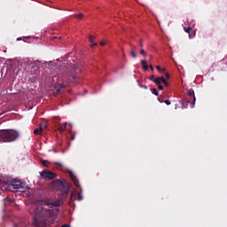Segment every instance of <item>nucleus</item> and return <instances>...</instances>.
Returning <instances> with one entry per match:
<instances>
[{"instance_id":"obj_1","label":"nucleus","mask_w":227,"mask_h":227,"mask_svg":"<svg viewBox=\"0 0 227 227\" xmlns=\"http://www.w3.org/2000/svg\"><path fill=\"white\" fill-rule=\"evenodd\" d=\"M63 205V200H56L51 203L46 204V206L50 207H43V206H38L36 204H32L29 208V214L33 216V225L34 227H46L51 226V224H54V221H56V215L58 212H59V207Z\"/></svg>"},{"instance_id":"obj_2","label":"nucleus","mask_w":227,"mask_h":227,"mask_svg":"<svg viewBox=\"0 0 227 227\" xmlns=\"http://www.w3.org/2000/svg\"><path fill=\"white\" fill-rule=\"evenodd\" d=\"M19 137V132L13 129L0 130V143H13Z\"/></svg>"},{"instance_id":"obj_3","label":"nucleus","mask_w":227,"mask_h":227,"mask_svg":"<svg viewBox=\"0 0 227 227\" xmlns=\"http://www.w3.org/2000/svg\"><path fill=\"white\" fill-rule=\"evenodd\" d=\"M81 72V68L77 65H73L69 67V72L64 75V82H77V74Z\"/></svg>"},{"instance_id":"obj_4","label":"nucleus","mask_w":227,"mask_h":227,"mask_svg":"<svg viewBox=\"0 0 227 227\" xmlns=\"http://www.w3.org/2000/svg\"><path fill=\"white\" fill-rule=\"evenodd\" d=\"M53 187H57L61 192L63 193V196L68 195L69 191V185L67 183L63 182L61 180H56L53 182Z\"/></svg>"},{"instance_id":"obj_5","label":"nucleus","mask_w":227,"mask_h":227,"mask_svg":"<svg viewBox=\"0 0 227 227\" xmlns=\"http://www.w3.org/2000/svg\"><path fill=\"white\" fill-rule=\"evenodd\" d=\"M188 97L186 99L183 100V102H188V103H191L192 105L196 104V96L194 95V90L192 89H190L188 90Z\"/></svg>"},{"instance_id":"obj_6","label":"nucleus","mask_w":227,"mask_h":227,"mask_svg":"<svg viewBox=\"0 0 227 227\" xmlns=\"http://www.w3.org/2000/svg\"><path fill=\"white\" fill-rule=\"evenodd\" d=\"M41 176H43V178H45V180H52L53 178H56V174L52 171L43 170L41 172Z\"/></svg>"},{"instance_id":"obj_7","label":"nucleus","mask_w":227,"mask_h":227,"mask_svg":"<svg viewBox=\"0 0 227 227\" xmlns=\"http://www.w3.org/2000/svg\"><path fill=\"white\" fill-rule=\"evenodd\" d=\"M7 184L12 187V189H22V181L20 180L14 179L7 182Z\"/></svg>"},{"instance_id":"obj_8","label":"nucleus","mask_w":227,"mask_h":227,"mask_svg":"<svg viewBox=\"0 0 227 227\" xmlns=\"http://www.w3.org/2000/svg\"><path fill=\"white\" fill-rule=\"evenodd\" d=\"M69 176L71 180H73L75 187H79V179H77V176H75V175L73 172L69 173Z\"/></svg>"},{"instance_id":"obj_9","label":"nucleus","mask_w":227,"mask_h":227,"mask_svg":"<svg viewBox=\"0 0 227 227\" xmlns=\"http://www.w3.org/2000/svg\"><path fill=\"white\" fill-rule=\"evenodd\" d=\"M46 128H47V125H42V124H40V129H35V130H34V134H35V136H38V135L42 134V130H43V129H46Z\"/></svg>"},{"instance_id":"obj_10","label":"nucleus","mask_w":227,"mask_h":227,"mask_svg":"<svg viewBox=\"0 0 227 227\" xmlns=\"http://www.w3.org/2000/svg\"><path fill=\"white\" fill-rule=\"evenodd\" d=\"M14 227H31V224L26 221H21L20 223L15 224Z\"/></svg>"},{"instance_id":"obj_11","label":"nucleus","mask_w":227,"mask_h":227,"mask_svg":"<svg viewBox=\"0 0 227 227\" xmlns=\"http://www.w3.org/2000/svg\"><path fill=\"white\" fill-rule=\"evenodd\" d=\"M63 88H65V83L56 85L55 91H57V93H61V90H63Z\"/></svg>"},{"instance_id":"obj_12","label":"nucleus","mask_w":227,"mask_h":227,"mask_svg":"<svg viewBox=\"0 0 227 227\" xmlns=\"http://www.w3.org/2000/svg\"><path fill=\"white\" fill-rule=\"evenodd\" d=\"M150 81L154 82V84H159V81H160V77L155 78V75H151L150 76Z\"/></svg>"},{"instance_id":"obj_13","label":"nucleus","mask_w":227,"mask_h":227,"mask_svg":"<svg viewBox=\"0 0 227 227\" xmlns=\"http://www.w3.org/2000/svg\"><path fill=\"white\" fill-rule=\"evenodd\" d=\"M73 17H74V19H78L79 20H82V19H84V14L80 12L79 14H74Z\"/></svg>"},{"instance_id":"obj_14","label":"nucleus","mask_w":227,"mask_h":227,"mask_svg":"<svg viewBox=\"0 0 227 227\" xmlns=\"http://www.w3.org/2000/svg\"><path fill=\"white\" fill-rule=\"evenodd\" d=\"M141 65H142L144 70H148V62H146V60H142Z\"/></svg>"},{"instance_id":"obj_15","label":"nucleus","mask_w":227,"mask_h":227,"mask_svg":"<svg viewBox=\"0 0 227 227\" xmlns=\"http://www.w3.org/2000/svg\"><path fill=\"white\" fill-rule=\"evenodd\" d=\"M66 129H67V122L64 123L63 125H60L58 129L59 130V132H65Z\"/></svg>"},{"instance_id":"obj_16","label":"nucleus","mask_w":227,"mask_h":227,"mask_svg":"<svg viewBox=\"0 0 227 227\" xmlns=\"http://www.w3.org/2000/svg\"><path fill=\"white\" fill-rule=\"evenodd\" d=\"M160 82H161L164 86H169V83H168V81H166V79L163 78V76L160 77Z\"/></svg>"},{"instance_id":"obj_17","label":"nucleus","mask_w":227,"mask_h":227,"mask_svg":"<svg viewBox=\"0 0 227 227\" xmlns=\"http://www.w3.org/2000/svg\"><path fill=\"white\" fill-rule=\"evenodd\" d=\"M184 31L185 33H192V28H191L190 27H184Z\"/></svg>"},{"instance_id":"obj_18","label":"nucleus","mask_w":227,"mask_h":227,"mask_svg":"<svg viewBox=\"0 0 227 227\" xmlns=\"http://www.w3.org/2000/svg\"><path fill=\"white\" fill-rule=\"evenodd\" d=\"M158 86L159 90H164V87L161 85L162 82H160V80H159V83H155Z\"/></svg>"},{"instance_id":"obj_19","label":"nucleus","mask_w":227,"mask_h":227,"mask_svg":"<svg viewBox=\"0 0 227 227\" xmlns=\"http://www.w3.org/2000/svg\"><path fill=\"white\" fill-rule=\"evenodd\" d=\"M95 40V36H93V35H89V42L90 43H93V41Z\"/></svg>"},{"instance_id":"obj_20","label":"nucleus","mask_w":227,"mask_h":227,"mask_svg":"<svg viewBox=\"0 0 227 227\" xmlns=\"http://www.w3.org/2000/svg\"><path fill=\"white\" fill-rule=\"evenodd\" d=\"M152 92H153V95H155L156 97H159V91H157V89H153Z\"/></svg>"},{"instance_id":"obj_21","label":"nucleus","mask_w":227,"mask_h":227,"mask_svg":"<svg viewBox=\"0 0 227 227\" xmlns=\"http://www.w3.org/2000/svg\"><path fill=\"white\" fill-rule=\"evenodd\" d=\"M130 54L132 58H137V54L136 53V51H134V50L131 51Z\"/></svg>"},{"instance_id":"obj_22","label":"nucleus","mask_w":227,"mask_h":227,"mask_svg":"<svg viewBox=\"0 0 227 227\" xmlns=\"http://www.w3.org/2000/svg\"><path fill=\"white\" fill-rule=\"evenodd\" d=\"M156 68L159 72H166V69H162L159 66H156Z\"/></svg>"},{"instance_id":"obj_23","label":"nucleus","mask_w":227,"mask_h":227,"mask_svg":"<svg viewBox=\"0 0 227 227\" xmlns=\"http://www.w3.org/2000/svg\"><path fill=\"white\" fill-rule=\"evenodd\" d=\"M140 54H142V56H146V51H145V50H140Z\"/></svg>"},{"instance_id":"obj_24","label":"nucleus","mask_w":227,"mask_h":227,"mask_svg":"<svg viewBox=\"0 0 227 227\" xmlns=\"http://www.w3.org/2000/svg\"><path fill=\"white\" fill-rule=\"evenodd\" d=\"M82 195L81 193H78V201H82Z\"/></svg>"},{"instance_id":"obj_25","label":"nucleus","mask_w":227,"mask_h":227,"mask_svg":"<svg viewBox=\"0 0 227 227\" xmlns=\"http://www.w3.org/2000/svg\"><path fill=\"white\" fill-rule=\"evenodd\" d=\"M165 102V104L167 105V106H171V101H169V100H165L164 101Z\"/></svg>"},{"instance_id":"obj_26","label":"nucleus","mask_w":227,"mask_h":227,"mask_svg":"<svg viewBox=\"0 0 227 227\" xmlns=\"http://www.w3.org/2000/svg\"><path fill=\"white\" fill-rule=\"evenodd\" d=\"M188 35H189V38H192L194 36V34H192V32L188 33Z\"/></svg>"},{"instance_id":"obj_27","label":"nucleus","mask_w":227,"mask_h":227,"mask_svg":"<svg viewBox=\"0 0 227 227\" xmlns=\"http://www.w3.org/2000/svg\"><path fill=\"white\" fill-rule=\"evenodd\" d=\"M90 47L91 49H93V47H97V43H91Z\"/></svg>"},{"instance_id":"obj_28","label":"nucleus","mask_w":227,"mask_h":227,"mask_svg":"<svg viewBox=\"0 0 227 227\" xmlns=\"http://www.w3.org/2000/svg\"><path fill=\"white\" fill-rule=\"evenodd\" d=\"M47 162H48L47 160H43L42 161L43 166H47Z\"/></svg>"},{"instance_id":"obj_29","label":"nucleus","mask_w":227,"mask_h":227,"mask_svg":"<svg viewBox=\"0 0 227 227\" xmlns=\"http://www.w3.org/2000/svg\"><path fill=\"white\" fill-rule=\"evenodd\" d=\"M55 165H56V166H59L60 168L63 167V165H62L61 163H59V162H55Z\"/></svg>"},{"instance_id":"obj_30","label":"nucleus","mask_w":227,"mask_h":227,"mask_svg":"<svg viewBox=\"0 0 227 227\" xmlns=\"http://www.w3.org/2000/svg\"><path fill=\"white\" fill-rule=\"evenodd\" d=\"M75 139V135H71V141H74Z\"/></svg>"},{"instance_id":"obj_31","label":"nucleus","mask_w":227,"mask_h":227,"mask_svg":"<svg viewBox=\"0 0 227 227\" xmlns=\"http://www.w3.org/2000/svg\"><path fill=\"white\" fill-rule=\"evenodd\" d=\"M99 43H100V45H102L103 47H104V45H106V42H104V41H101Z\"/></svg>"},{"instance_id":"obj_32","label":"nucleus","mask_w":227,"mask_h":227,"mask_svg":"<svg viewBox=\"0 0 227 227\" xmlns=\"http://www.w3.org/2000/svg\"><path fill=\"white\" fill-rule=\"evenodd\" d=\"M74 200V193L71 194V197H70V202H72Z\"/></svg>"},{"instance_id":"obj_33","label":"nucleus","mask_w":227,"mask_h":227,"mask_svg":"<svg viewBox=\"0 0 227 227\" xmlns=\"http://www.w3.org/2000/svg\"><path fill=\"white\" fill-rule=\"evenodd\" d=\"M139 45H140V47H143V40L139 41Z\"/></svg>"},{"instance_id":"obj_34","label":"nucleus","mask_w":227,"mask_h":227,"mask_svg":"<svg viewBox=\"0 0 227 227\" xmlns=\"http://www.w3.org/2000/svg\"><path fill=\"white\" fill-rule=\"evenodd\" d=\"M149 68L152 70V72H153V70H154V69H153V66L150 65V66H149Z\"/></svg>"},{"instance_id":"obj_35","label":"nucleus","mask_w":227,"mask_h":227,"mask_svg":"<svg viewBox=\"0 0 227 227\" xmlns=\"http://www.w3.org/2000/svg\"><path fill=\"white\" fill-rule=\"evenodd\" d=\"M166 77H167V79H169V74L168 73H166Z\"/></svg>"},{"instance_id":"obj_36","label":"nucleus","mask_w":227,"mask_h":227,"mask_svg":"<svg viewBox=\"0 0 227 227\" xmlns=\"http://www.w3.org/2000/svg\"><path fill=\"white\" fill-rule=\"evenodd\" d=\"M61 227H70V225H68V224H64V225H62Z\"/></svg>"},{"instance_id":"obj_37","label":"nucleus","mask_w":227,"mask_h":227,"mask_svg":"<svg viewBox=\"0 0 227 227\" xmlns=\"http://www.w3.org/2000/svg\"><path fill=\"white\" fill-rule=\"evenodd\" d=\"M149 59H152V55H150Z\"/></svg>"}]
</instances>
